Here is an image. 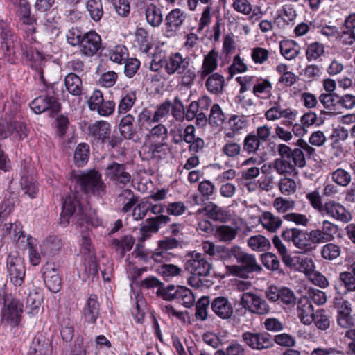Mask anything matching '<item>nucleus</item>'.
<instances>
[{
    "instance_id": "9d476101",
    "label": "nucleus",
    "mask_w": 355,
    "mask_h": 355,
    "mask_svg": "<svg viewBox=\"0 0 355 355\" xmlns=\"http://www.w3.org/2000/svg\"><path fill=\"white\" fill-rule=\"evenodd\" d=\"M282 237L286 241L293 242V245L304 252H310L313 248L305 234L298 228H287L282 232Z\"/></svg>"
},
{
    "instance_id": "7ed1b4c3",
    "label": "nucleus",
    "mask_w": 355,
    "mask_h": 355,
    "mask_svg": "<svg viewBox=\"0 0 355 355\" xmlns=\"http://www.w3.org/2000/svg\"><path fill=\"white\" fill-rule=\"evenodd\" d=\"M73 177L84 192L98 196L105 193L106 186L98 171L95 170L80 171L74 173Z\"/></svg>"
},
{
    "instance_id": "ddd939ff",
    "label": "nucleus",
    "mask_w": 355,
    "mask_h": 355,
    "mask_svg": "<svg viewBox=\"0 0 355 355\" xmlns=\"http://www.w3.org/2000/svg\"><path fill=\"white\" fill-rule=\"evenodd\" d=\"M22 304L17 299L6 300L2 310L3 320L11 324L17 325L19 322Z\"/></svg>"
},
{
    "instance_id": "f03ea898",
    "label": "nucleus",
    "mask_w": 355,
    "mask_h": 355,
    "mask_svg": "<svg viewBox=\"0 0 355 355\" xmlns=\"http://www.w3.org/2000/svg\"><path fill=\"white\" fill-rule=\"evenodd\" d=\"M235 259L240 265L227 266V272L234 276L247 279L254 272H261V266L257 263L254 255L249 254L239 246Z\"/></svg>"
},
{
    "instance_id": "aec40b11",
    "label": "nucleus",
    "mask_w": 355,
    "mask_h": 355,
    "mask_svg": "<svg viewBox=\"0 0 355 355\" xmlns=\"http://www.w3.org/2000/svg\"><path fill=\"white\" fill-rule=\"evenodd\" d=\"M259 223L268 232L274 233L280 228L282 220L269 211H264L259 216Z\"/></svg>"
},
{
    "instance_id": "de8ad7c7",
    "label": "nucleus",
    "mask_w": 355,
    "mask_h": 355,
    "mask_svg": "<svg viewBox=\"0 0 355 355\" xmlns=\"http://www.w3.org/2000/svg\"><path fill=\"white\" fill-rule=\"evenodd\" d=\"M89 154V146L85 143L79 144L74 153L76 164L78 166L85 165L88 160Z\"/></svg>"
},
{
    "instance_id": "13d9d810",
    "label": "nucleus",
    "mask_w": 355,
    "mask_h": 355,
    "mask_svg": "<svg viewBox=\"0 0 355 355\" xmlns=\"http://www.w3.org/2000/svg\"><path fill=\"white\" fill-rule=\"evenodd\" d=\"M146 144L148 145L153 157L163 158L167 155L168 147L164 142L157 141Z\"/></svg>"
},
{
    "instance_id": "39448f33",
    "label": "nucleus",
    "mask_w": 355,
    "mask_h": 355,
    "mask_svg": "<svg viewBox=\"0 0 355 355\" xmlns=\"http://www.w3.org/2000/svg\"><path fill=\"white\" fill-rule=\"evenodd\" d=\"M239 304L251 313L266 315L270 311L267 302L259 295L253 292H244L240 297Z\"/></svg>"
},
{
    "instance_id": "79ce46f5",
    "label": "nucleus",
    "mask_w": 355,
    "mask_h": 355,
    "mask_svg": "<svg viewBox=\"0 0 355 355\" xmlns=\"http://www.w3.org/2000/svg\"><path fill=\"white\" fill-rule=\"evenodd\" d=\"M20 184L22 190L31 198L36 197L38 192V188L33 177L22 175Z\"/></svg>"
},
{
    "instance_id": "6ab92c4d",
    "label": "nucleus",
    "mask_w": 355,
    "mask_h": 355,
    "mask_svg": "<svg viewBox=\"0 0 355 355\" xmlns=\"http://www.w3.org/2000/svg\"><path fill=\"white\" fill-rule=\"evenodd\" d=\"M44 282L53 293L58 292L62 286L61 277L57 270L51 265L47 266L44 271Z\"/></svg>"
},
{
    "instance_id": "f257e3e1",
    "label": "nucleus",
    "mask_w": 355,
    "mask_h": 355,
    "mask_svg": "<svg viewBox=\"0 0 355 355\" xmlns=\"http://www.w3.org/2000/svg\"><path fill=\"white\" fill-rule=\"evenodd\" d=\"M277 152L279 157L272 162V166L279 175L297 176V167L302 168L306 166L304 152L300 148L292 150L288 146L280 144Z\"/></svg>"
},
{
    "instance_id": "473e14b6",
    "label": "nucleus",
    "mask_w": 355,
    "mask_h": 355,
    "mask_svg": "<svg viewBox=\"0 0 355 355\" xmlns=\"http://www.w3.org/2000/svg\"><path fill=\"white\" fill-rule=\"evenodd\" d=\"M65 86L68 92L73 96H79L82 92V80L73 73H69L64 79Z\"/></svg>"
},
{
    "instance_id": "c756f323",
    "label": "nucleus",
    "mask_w": 355,
    "mask_h": 355,
    "mask_svg": "<svg viewBox=\"0 0 355 355\" xmlns=\"http://www.w3.org/2000/svg\"><path fill=\"white\" fill-rule=\"evenodd\" d=\"M89 132L98 139L104 141L110 134V125L105 121H97L89 125Z\"/></svg>"
},
{
    "instance_id": "4468645a",
    "label": "nucleus",
    "mask_w": 355,
    "mask_h": 355,
    "mask_svg": "<svg viewBox=\"0 0 355 355\" xmlns=\"http://www.w3.org/2000/svg\"><path fill=\"white\" fill-rule=\"evenodd\" d=\"M0 37L1 38V49L3 51L6 58L10 63H15V52L13 48L16 37L12 34L11 29L7 26L1 28Z\"/></svg>"
},
{
    "instance_id": "69168bd1",
    "label": "nucleus",
    "mask_w": 355,
    "mask_h": 355,
    "mask_svg": "<svg viewBox=\"0 0 355 355\" xmlns=\"http://www.w3.org/2000/svg\"><path fill=\"white\" fill-rule=\"evenodd\" d=\"M176 293H178V286L175 287L173 285H170L167 287H164L163 285H162L157 291V295L167 301L176 299L178 295Z\"/></svg>"
},
{
    "instance_id": "72a5a7b5",
    "label": "nucleus",
    "mask_w": 355,
    "mask_h": 355,
    "mask_svg": "<svg viewBox=\"0 0 355 355\" xmlns=\"http://www.w3.org/2000/svg\"><path fill=\"white\" fill-rule=\"evenodd\" d=\"M205 211L206 215L214 220L224 222L228 218L227 211L213 202L208 203Z\"/></svg>"
},
{
    "instance_id": "20e7f679",
    "label": "nucleus",
    "mask_w": 355,
    "mask_h": 355,
    "mask_svg": "<svg viewBox=\"0 0 355 355\" xmlns=\"http://www.w3.org/2000/svg\"><path fill=\"white\" fill-rule=\"evenodd\" d=\"M105 176L114 184L125 187L133 181L130 168L125 164L112 162L105 169Z\"/></svg>"
},
{
    "instance_id": "4be33fe9",
    "label": "nucleus",
    "mask_w": 355,
    "mask_h": 355,
    "mask_svg": "<svg viewBox=\"0 0 355 355\" xmlns=\"http://www.w3.org/2000/svg\"><path fill=\"white\" fill-rule=\"evenodd\" d=\"M99 314V304L97 297L94 295H90L85 304L83 309V315L85 321L90 324H94Z\"/></svg>"
},
{
    "instance_id": "603ef678",
    "label": "nucleus",
    "mask_w": 355,
    "mask_h": 355,
    "mask_svg": "<svg viewBox=\"0 0 355 355\" xmlns=\"http://www.w3.org/2000/svg\"><path fill=\"white\" fill-rule=\"evenodd\" d=\"M332 180L339 186L347 187L352 180L351 175L343 168H338L331 173Z\"/></svg>"
},
{
    "instance_id": "0eeeda50",
    "label": "nucleus",
    "mask_w": 355,
    "mask_h": 355,
    "mask_svg": "<svg viewBox=\"0 0 355 355\" xmlns=\"http://www.w3.org/2000/svg\"><path fill=\"white\" fill-rule=\"evenodd\" d=\"M241 337L243 341L252 349L261 351L273 346L271 336L266 332L252 333L246 331L242 334Z\"/></svg>"
},
{
    "instance_id": "f8f14e48",
    "label": "nucleus",
    "mask_w": 355,
    "mask_h": 355,
    "mask_svg": "<svg viewBox=\"0 0 355 355\" xmlns=\"http://www.w3.org/2000/svg\"><path fill=\"white\" fill-rule=\"evenodd\" d=\"M321 214H327L332 218L343 223H347L352 219L351 214L346 210L345 207L333 200L325 202Z\"/></svg>"
},
{
    "instance_id": "e2e57ef3",
    "label": "nucleus",
    "mask_w": 355,
    "mask_h": 355,
    "mask_svg": "<svg viewBox=\"0 0 355 355\" xmlns=\"http://www.w3.org/2000/svg\"><path fill=\"white\" fill-rule=\"evenodd\" d=\"M260 146V140L255 135L249 134L246 136L243 143V150L248 153H256Z\"/></svg>"
},
{
    "instance_id": "680f3d73",
    "label": "nucleus",
    "mask_w": 355,
    "mask_h": 355,
    "mask_svg": "<svg viewBox=\"0 0 355 355\" xmlns=\"http://www.w3.org/2000/svg\"><path fill=\"white\" fill-rule=\"evenodd\" d=\"M318 329L320 330H327L330 327V320L329 316L323 309L318 310L315 313L313 321Z\"/></svg>"
},
{
    "instance_id": "49530a36",
    "label": "nucleus",
    "mask_w": 355,
    "mask_h": 355,
    "mask_svg": "<svg viewBox=\"0 0 355 355\" xmlns=\"http://www.w3.org/2000/svg\"><path fill=\"white\" fill-rule=\"evenodd\" d=\"M210 304V300L208 297H202L196 304L195 316L197 320L205 321L207 319L208 312L207 309Z\"/></svg>"
},
{
    "instance_id": "3c124183",
    "label": "nucleus",
    "mask_w": 355,
    "mask_h": 355,
    "mask_svg": "<svg viewBox=\"0 0 355 355\" xmlns=\"http://www.w3.org/2000/svg\"><path fill=\"white\" fill-rule=\"evenodd\" d=\"M16 132L19 139H23L27 136V128L26 125L21 121H10L8 125V131L3 135V137H7L10 134Z\"/></svg>"
},
{
    "instance_id": "4c0bfd02",
    "label": "nucleus",
    "mask_w": 355,
    "mask_h": 355,
    "mask_svg": "<svg viewBox=\"0 0 355 355\" xmlns=\"http://www.w3.org/2000/svg\"><path fill=\"white\" fill-rule=\"evenodd\" d=\"M278 188L282 194L291 196L296 192L297 185L293 178L283 176L278 182Z\"/></svg>"
},
{
    "instance_id": "f704fd0d",
    "label": "nucleus",
    "mask_w": 355,
    "mask_h": 355,
    "mask_svg": "<svg viewBox=\"0 0 355 355\" xmlns=\"http://www.w3.org/2000/svg\"><path fill=\"white\" fill-rule=\"evenodd\" d=\"M247 243L249 248L257 252L266 251L270 247L269 240L262 235L250 236Z\"/></svg>"
},
{
    "instance_id": "8fccbe9b",
    "label": "nucleus",
    "mask_w": 355,
    "mask_h": 355,
    "mask_svg": "<svg viewBox=\"0 0 355 355\" xmlns=\"http://www.w3.org/2000/svg\"><path fill=\"white\" fill-rule=\"evenodd\" d=\"M272 205L278 213L284 214L286 211L293 209L295 206V202L293 200L277 197L274 200Z\"/></svg>"
},
{
    "instance_id": "37998d69",
    "label": "nucleus",
    "mask_w": 355,
    "mask_h": 355,
    "mask_svg": "<svg viewBox=\"0 0 355 355\" xmlns=\"http://www.w3.org/2000/svg\"><path fill=\"white\" fill-rule=\"evenodd\" d=\"M135 240L130 236H125L121 240L113 239L112 241V245L121 255H123L125 252L130 251L132 249Z\"/></svg>"
},
{
    "instance_id": "393cba45",
    "label": "nucleus",
    "mask_w": 355,
    "mask_h": 355,
    "mask_svg": "<svg viewBox=\"0 0 355 355\" xmlns=\"http://www.w3.org/2000/svg\"><path fill=\"white\" fill-rule=\"evenodd\" d=\"M138 197L135 195L131 189H123L117 197V202L123 205L121 211L123 213L129 212L136 205Z\"/></svg>"
},
{
    "instance_id": "c9c22d12",
    "label": "nucleus",
    "mask_w": 355,
    "mask_h": 355,
    "mask_svg": "<svg viewBox=\"0 0 355 355\" xmlns=\"http://www.w3.org/2000/svg\"><path fill=\"white\" fill-rule=\"evenodd\" d=\"M40 248L44 255L53 254L60 249L61 241L57 236H49L42 242Z\"/></svg>"
},
{
    "instance_id": "c03bdc74",
    "label": "nucleus",
    "mask_w": 355,
    "mask_h": 355,
    "mask_svg": "<svg viewBox=\"0 0 355 355\" xmlns=\"http://www.w3.org/2000/svg\"><path fill=\"white\" fill-rule=\"evenodd\" d=\"M86 6L91 18L96 21H98L103 15L101 0H88Z\"/></svg>"
},
{
    "instance_id": "6e6d98bb",
    "label": "nucleus",
    "mask_w": 355,
    "mask_h": 355,
    "mask_svg": "<svg viewBox=\"0 0 355 355\" xmlns=\"http://www.w3.org/2000/svg\"><path fill=\"white\" fill-rule=\"evenodd\" d=\"M339 279L348 291H355V266L351 271L343 272L339 275Z\"/></svg>"
},
{
    "instance_id": "ea45409f",
    "label": "nucleus",
    "mask_w": 355,
    "mask_h": 355,
    "mask_svg": "<svg viewBox=\"0 0 355 355\" xmlns=\"http://www.w3.org/2000/svg\"><path fill=\"white\" fill-rule=\"evenodd\" d=\"M282 55L287 60H293L300 53V47L293 41H284L280 43Z\"/></svg>"
},
{
    "instance_id": "0e129e2a",
    "label": "nucleus",
    "mask_w": 355,
    "mask_h": 355,
    "mask_svg": "<svg viewBox=\"0 0 355 355\" xmlns=\"http://www.w3.org/2000/svg\"><path fill=\"white\" fill-rule=\"evenodd\" d=\"M295 269L309 276L314 271L315 264L311 258L302 259L298 257Z\"/></svg>"
},
{
    "instance_id": "a878e982",
    "label": "nucleus",
    "mask_w": 355,
    "mask_h": 355,
    "mask_svg": "<svg viewBox=\"0 0 355 355\" xmlns=\"http://www.w3.org/2000/svg\"><path fill=\"white\" fill-rule=\"evenodd\" d=\"M168 137V130L162 124L152 127L145 136V144H152L157 141L164 142Z\"/></svg>"
},
{
    "instance_id": "864d4df0",
    "label": "nucleus",
    "mask_w": 355,
    "mask_h": 355,
    "mask_svg": "<svg viewBox=\"0 0 355 355\" xmlns=\"http://www.w3.org/2000/svg\"><path fill=\"white\" fill-rule=\"evenodd\" d=\"M341 250L340 246L332 243L325 244L321 250L322 257L327 260H334L340 255Z\"/></svg>"
},
{
    "instance_id": "b1692460",
    "label": "nucleus",
    "mask_w": 355,
    "mask_h": 355,
    "mask_svg": "<svg viewBox=\"0 0 355 355\" xmlns=\"http://www.w3.org/2000/svg\"><path fill=\"white\" fill-rule=\"evenodd\" d=\"M238 232L237 227L222 225L216 227L214 236L220 242L230 243L236 239Z\"/></svg>"
},
{
    "instance_id": "58836bf2",
    "label": "nucleus",
    "mask_w": 355,
    "mask_h": 355,
    "mask_svg": "<svg viewBox=\"0 0 355 355\" xmlns=\"http://www.w3.org/2000/svg\"><path fill=\"white\" fill-rule=\"evenodd\" d=\"M239 248V246L237 245H234L230 248L223 245H217L214 257L223 261H229L232 257H236Z\"/></svg>"
},
{
    "instance_id": "412c9836",
    "label": "nucleus",
    "mask_w": 355,
    "mask_h": 355,
    "mask_svg": "<svg viewBox=\"0 0 355 355\" xmlns=\"http://www.w3.org/2000/svg\"><path fill=\"white\" fill-rule=\"evenodd\" d=\"M79 202L75 193L67 196L62 205V210L60 214V223L66 225L69 223L70 217L74 213Z\"/></svg>"
},
{
    "instance_id": "e433bc0d",
    "label": "nucleus",
    "mask_w": 355,
    "mask_h": 355,
    "mask_svg": "<svg viewBox=\"0 0 355 355\" xmlns=\"http://www.w3.org/2000/svg\"><path fill=\"white\" fill-rule=\"evenodd\" d=\"M247 349L237 340H232L225 349L217 350L214 355H246Z\"/></svg>"
},
{
    "instance_id": "dca6fc26",
    "label": "nucleus",
    "mask_w": 355,
    "mask_h": 355,
    "mask_svg": "<svg viewBox=\"0 0 355 355\" xmlns=\"http://www.w3.org/2000/svg\"><path fill=\"white\" fill-rule=\"evenodd\" d=\"M190 64V58L189 57H183L180 53H172L166 61L165 70L169 75L185 71Z\"/></svg>"
},
{
    "instance_id": "09e8293b",
    "label": "nucleus",
    "mask_w": 355,
    "mask_h": 355,
    "mask_svg": "<svg viewBox=\"0 0 355 355\" xmlns=\"http://www.w3.org/2000/svg\"><path fill=\"white\" fill-rule=\"evenodd\" d=\"M110 59L116 63L122 64L127 60L128 53L125 46L117 45L110 51Z\"/></svg>"
},
{
    "instance_id": "4d7b16f0",
    "label": "nucleus",
    "mask_w": 355,
    "mask_h": 355,
    "mask_svg": "<svg viewBox=\"0 0 355 355\" xmlns=\"http://www.w3.org/2000/svg\"><path fill=\"white\" fill-rule=\"evenodd\" d=\"M157 271L163 277H176L181 275L182 270L176 265L166 263L161 264Z\"/></svg>"
},
{
    "instance_id": "5fc2aeb1",
    "label": "nucleus",
    "mask_w": 355,
    "mask_h": 355,
    "mask_svg": "<svg viewBox=\"0 0 355 355\" xmlns=\"http://www.w3.org/2000/svg\"><path fill=\"white\" fill-rule=\"evenodd\" d=\"M136 101V94L135 92H130L125 94L120 101L118 105L119 114H125L128 112L134 105Z\"/></svg>"
},
{
    "instance_id": "2f4dec72",
    "label": "nucleus",
    "mask_w": 355,
    "mask_h": 355,
    "mask_svg": "<svg viewBox=\"0 0 355 355\" xmlns=\"http://www.w3.org/2000/svg\"><path fill=\"white\" fill-rule=\"evenodd\" d=\"M146 19L152 27H158L163 21L160 8L155 4H150L146 9Z\"/></svg>"
},
{
    "instance_id": "052dcab7",
    "label": "nucleus",
    "mask_w": 355,
    "mask_h": 355,
    "mask_svg": "<svg viewBox=\"0 0 355 355\" xmlns=\"http://www.w3.org/2000/svg\"><path fill=\"white\" fill-rule=\"evenodd\" d=\"M145 222L146 224L140 227V240L141 241L149 239L153 234L157 233L159 231L157 225L153 223L150 218L146 219Z\"/></svg>"
},
{
    "instance_id": "a18cd8bd",
    "label": "nucleus",
    "mask_w": 355,
    "mask_h": 355,
    "mask_svg": "<svg viewBox=\"0 0 355 355\" xmlns=\"http://www.w3.org/2000/svg\"><path fill=\"white\" fill-rule=\"evenodd\" d=\"M177 300L182 302V304L187 308L191 307L194 302L195 297L192 291L185 286H178Z\"/></svg>"
},
{
    "instance_id": "bf43d9fd",
    "label": "nucleus",
    "mask_w": 355,
    "mask_h": 355,
    "mask_svg": "<svg viewBox=\"0 0 355 355\" xmlns=\"http://www.w3.org/2000/svg\"><path fill=\"white\" fill-rule=\"evenodd\" d=\"M230 128L225 132V137L233 138L236 133L239 132L243 128L244 123L237 116H233L229 120Z\"/></svg>"
},
{
    "instance_id": "c85d7f7f",
    "label": "nucleus",
    "mask_w": 355,
    "mask_h": 355,
    "mask_svg": "<svg viewBox=\"0 0 355 355\" xmlns=\"http://www.w3.org/2000/svg\"><path fill=\"white\" fill-rule=\"evenodd\" d=\"M43 300L42 294L37 291H33L29 293L26 302V308L28 313L35 315L39 312L41 304Z\"/></svg>"
},
{
    "instance_id": "a19ab883",
    "label": "nucleus",
    "mask_w": 355,
    "mask_h": 355,
    "mask_svg": "<svg viewBox=\"0 0 355 355\" xmlns=\"http://www.w3.org/2000/svg\"><path fill=\"white\" fill-rule=\"evenodd\" d=\"M184 19L185 16L180 9H174L166 17V25L171 29L178 28L182 24Z\"/></svg>"
},
{
    "instance_id": "6e6552de",
    "label": "nucleus",
    "mask_w": 355,
    "mask_h": 355,
    "mask_svg": "<svg viewBox=\"0 0 355 355\" xmlns=\"http://www.w3.org/2000/svg\"><path fill=\"white\" fill-rule=\"evenodd\" d=\"M7 268L11 282L15 286L21 285L25 277V268L23 260L17 252L10 253L8 255Z\"/></svg>"
},
{
    "instance_id": "a211bd4d",
    "label": "nucleus",
    "mask_w": 355,
    "mask_h": 355,
    "mask_svg": "<svg viewBox=\"0 0 355 355\" xmlns=\"http://www.w3.org/2000/svg\"><path fill=\"white\" fill-rule=\"evenodd\" d=\"M211 308L216 315L222 319H228L233 314V307L228 299L217 297L211 302Z\"/></svg>"
},
{
    "instance_id": "cd10ccee",
    "label": "nucleus",
    "mask_w": 355,
    "mask_h": 355,
    "mask_svg": "<svg viewBox=\"0 0 355 355\" xmlns=\"http://www.w3.org/2000/svg\"><path fill=\"white\" fill-rule=\"evenodd\" d=\"M10 234L12 235L13 241L19 248H28L30 243L36 241L35 239L26 236L17 224H10Z\"/></svg>"
},
{
    "instance_id": "338daca9",
    "label": "nucleus",
    "mask_w": 355,
    "mask_h": 355,
    "mask_svg": "<svg viewBox=\"0 0 355 355\" xmlns=\"http://www.w3.org/2000/svg\"><path fill=\"white\" fill-rule=\"evenodd\" d=\"M225 119V116L220 107L218 104H214L211 108L209 121L211 124L220 125Z\"/></svg>"
},
{
    "instance_id": "f3484780",
    "label": "nucleus",
    "mask_w": 355,
    "mask_h": 355,
    "mask_svg": "<svg viewBox=\"0 0 355 355\" xmlns=\"http://www.w3.org/2000/svg\"><path fill=\"white\" fill-rule=\"evenodd\" d=\"M218 53L215 49L211 50L203 59L201 68L198 71V76L201 80L205 79L209 75L218 67Z\"/></svg>"
},
{
    "instance_id": "5701e85b",
    "label": "nucleus",
    "mask_w": 355,
    "mask_h": 355,
    "mask_svg": "<svg viewBox=\"0 0 355 355\" xmlns=\"http://www.w3.org/2000/svg\"><path fill=\"white\" fill-rule=\"evenodd\" d=\"M298 317L302 323L306 325L311 324L314 320L315 313L313 308L307 298L300 299L297 305Z\"/></svg>"
},
{
    "instance_id": "423d86ee",
    "label": "nucleus",
    "mask_w": 355,
    "mask_h": 355,
    "mask_svg": "<svg viewBox=\"0 0 355 355\" xmlns=\"http://www.w3.org/2000/svg\"><path fill=\"white\" fill-rule=\"evenodd\" d=\"M212 266L201 253H193L184 264V269L191 275L206 277L209 275Z\"/></svg>"
},
{
    "instance_id": "2eb2a0df",
    "label": "nucleus",
    "mask_w": 355,
    "mask_h": 355,
    "mask_svg": "<svg viewBox=\"0 0 355 355\" xmlns=\"http://www.w3.org/2000/svg\"><path fill=\"white\" fill-rule=\"evenodd\" d=\"M31 107L35 114H41L47 110L56 113L60 111V105L53 96H40L32 101Z\"/></svg>"
},
{
    "instance_id": "7c9ffc66",
    "label": "nucleus",
    "mask_w": 355,
    "mask_h": 355,
    "mask_svg": "<svg viewBox=\"0 0 355 355\" xmlns=\"http://www.w3.org/2000/svg\"><path fill=\"white\" fill-rule=\"evenodd\" d=\"M135 119L131 114H127L120 121L119 128L121 135L126 139H133L135 131L133 129Z\"/></svg>"
},
{
    "instance_id": "774afa93",
    "label": "nucleus",
    "mask_w": 355,
    "mask_h": 355,
    "mask_svg": "<svg viewBox=\"0 0 355 355\" xmlns=\"http://www.w3.org/2000/svg\"><path fill=\"white\" fill-rule=\"evenodd\" d=\"M261 261L265 267L271 270H277L279 268V261L273 253L267 252L261 255Z\"/></svg>"
},
{
    "instance_id": "9b49d317",
    "label": "nucleus",
    "mask_w": 355,
    "mask_h": 355,
    "mask_svg": "<svg viewBox=\"0 0 355 355\" xmlns=\"http://www.w3.org/2000/svg\"><path fill=\"white\" fill-rule=\"evenodd\" d=\"M101 46V37L94 31H89L83 35L79 45L80 53L87 57L95 55Z\"/></svg>"
},
{
    "instance_id": "bb28decb",
    "label": "nucleus",
    "mask_w": 355,
    "mask_h": 355,
    "mask_svg": "<svg viewBox=\"0 0 355 355\" xmlns=\"http://www.w3.org/2000/svg\"><path fill=\"white\" fill-rule=\"evenodd\" d=\"M224 85L225 78L218 73H214L207 77L205 87L211 94H221L223 91Z\"/></svg>"
},
{
    "instance_id": "1a4fd4ad",
    "label": "nucleus",
    "mask_w": 355,
    "mask_h": 355,
    "mask_svg": "<svg viewBox=\"0 0 355 355\" xmlns=\"http://www.w3.org/2000/svg\"><path fill=\"white\" fill-rule=\"evenodd\" d=\"M21 49L26 61L29 62L31 67L37 71L40 78L44 80L46 62L45 57L38 51L36 47L31 46L28 49L26 44H21Z\"/></svg>"
}]
</instances>
